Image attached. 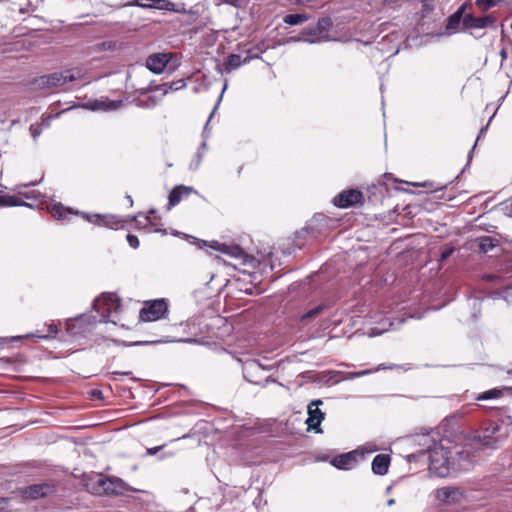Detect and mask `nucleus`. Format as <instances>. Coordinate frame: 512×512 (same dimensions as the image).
<instances>
[{
    "instance_id": "39",
    "label": "nucleus",
    "mask_w": 512,
    "mask_h": 512,
    "mask_svg": "<svg viewBox=\"0 0 512 512\" xmlns=\"http://www.w3.org/2000/svg\"><path fill=\"white\" fill-rule=\"evenodd\" d=\"M453 252H454V248L453 247L445 248L441 252L440 261H445L446 259H448L453 254Z\"/></svg>"
},
{
    "instance_id": "31",
    "label": "nucleus",
    "mask_w": 512,
    "mask_h": 512,
    "mask_svg": "<svg viewBox=\"0 0 512 512\" xmlns=\"http://www.w3.org/2000/svg\"><path fill=\"white\" fill-rule=\"evenodd\" d=\"M482 280L484 281H487V282H495L497 284H502L504 278L503 276L499 275V274H483L482 275Z\"/></svg>"
},
{
    "instance_id": "52",
    "label": "nucleus",
    "mask_w": 512,
    "mask_h": 512,
    "mask_svg": "<svg viewBox=\"0 0 512 512\" xmlns=\"http://www.w3.org/2000/svg\"><path fill=\"white\" fill-rule=\"evenodd\" d=\"M441 199H443V200H447V201H451V200H452V197L445 198V197H444V194H443V195H442V197H441Z\"/></svg>"
},
{
    "instance_id": "32",
    "label": "nucleus",
    "mask_w": 512,
    "mask_h": 512,
    "mask_svg": "<svg viewBox=\"0 0 512 512\" xmlns=\"http://www.w3.org/2000/svg\"><path fill=\"white\" fill-rule=\"evenodd\" d=\"M322 311V307L318 306V307H315L311 310H309L308 312L304 313L302 316H301V321H307L311 318H314L316 315H318L320 312Z\"/></svg>"
},
{
    "instance_id": "11",
    "label": "nucleus",
    "mask_w": 512,
    "mask_h": 512,
    "mask_svg": "<svg viewBox=\"0 0 512 512\" xmlns=\"http://www.w3.org/2000/svg\"><path fill=\"white\" fill-rule=\"evenodd\" d=\"M462 22L467 29H482L494 25L495 19L489 15L474 17L471 14H466L463 16Z\"/></svg>"
},
{
    "instance_id": "45",
    "label": "nucleus",
    "mask_w": 512,
    "mask_h": 512,
    "mask_svg": "<svg viewBox=\"0 0 512 512\" xmlns=\"http://www.w3.org/2000/svg\"><path fill=\"white\" fill-rule=\"evenodd\" d=\"M183 86H184L183 81L173 82L170 85V89L171 90H178L180 87H183Z\"/></svg>"
},
{
    "instance_id": "22",
    "label": "nucleus",
    "mask_w": 512,
    "mask_h": 512,
    "mask_svg": "<svg viewBox=\"0 0 512 512\" xmlns=\"http://www.w3.org/2000/svg\"><path fill=\"white\" fill-rule=\"evenodd\" d=\"M498 272L501 274H512V256L505 255L502 257L498 264Z\"/></svg>"
},
{
    "instance_id": "8",
    "label": "nucleus",
    "mask_w": 512,
    "mask_h": 512,
    "mask_svg": "<svg viewBox=\"0 0 512 512\" xmlns=\"http://www.w3.org/2000/svg\"><path fill=\"white\" fill-rule=\"evenodd\" d=\"M332 22L330 18L319 19L314 27L304 29L302 32L303 40L309 43H316L328 41L330 38L327 36V31L331 27Z\"/></svg>"
},
{
    "instance_id": "36",
    "label": "nucleus",
    "mask_w": 512,
    "mask_h": 512,
    "mask_svg": "<svg viewBox=\"0 0 512 512\" xmlns=\"http://www.w3.org/2000/svg\"><path fill=\"white\" fill-rule=\"evenodd\" d=\"M63 112H64V111H62V113H63ZM60 114H61V112L56 113L55 115H48V116H46V117H44V116H43V117H42L41 125H42L43 127H49V126H50V124H51L52 119L59 117V116H60Z\"/></svg>"
},
{
    "instance_id": "50",
    "label": "nucleus",
    "mask_w": 512,
    "mask_h": 512,
    "mask_svg": "<svg viewBox=\"0 0 512 512\" xmlns=\"http://www.w3.org/2000/svg\"><path fill=\"white\" fill-rule=\"evenodd\" d=\"M162 86L164 87V89H163V95H164L168 92V89L166 88V86H167L166 84H164Z\"/></svg>"
},
{
    "instance_id": "15",
    "label": "nucleus",
    "mask_w": 512,
    "mask_h": 512,
    "mask_svg": "<svg viewBox=\"0 0 512 512\" xmlns=\"http://www.w3.org/2000/svg\"><path fill=\"white\" fill-rule=\"evenodd\" d=\"M364 194H337L333 198V204L339 208H348L364 201Z\"/></svg>"
},
{
    "instance_id": "19",
    "label": "nucleus",
    "mask_w": 512,
    "mask_h": 512,
    "mask_svg": "<svg viewBox=\"0 0 512 512\" xmlns=\"http://www.w3.org/2000/svg\"><path fill=\"white\" fill-rule=\"evenodd\" d=\"M87 109H90L92 111L96 110H115L119 107V103L115 101H99L95 100L93 102H90L84 106Z\"/></svg>"
},
{
    "instance_id": "5",
    "label": "nucleus",
    "mask_w": 512,
    "mask_h": 512,
    "mask_svg": "<svg viewBox=\"0 0 512 512\" xmlns=\"http://www.w3.org/2000/svg\"><path fill=\"white\" fill-rule=\"evenodd\" d=\"M168 303L165 299H156L145 302L139 312V319L143 322H153L167 318Z\"/></svg>"
},
{
    "instance_id": "33",
    "label": "nucleus",
    "mask_w": 512,
    "mask_h": 512,
    "mask_svg": "<svg viewBox=\"0 0 512 512\" xmlns=\"http://www.w3.org/2000/svg\"><path fill=\"white\" fill-rule=\"evenodd\" d=\"M154 0H133L131 5L141 8H152Z\"/></svg>"
},
{
    "instance_id": "4",
    "label": "nucleus",
    "mask_w": 512,
    "mask_h": 512,
    "mask_svg": "<svg viewBox=\"0 0 512 512\" xmlns=\"http://www.w3.org/2000/svg\"><path fill=\"white\" fill-rule=\"evenodd\" d=\"M501 426L494 421H485L475 431L474 439L483 446L494 448L501 441Z\"/></svg>"
},
{
    "instance_id": "51",
    "label": "nucleus",
    "mask_w": 512,
    "mask_h": 512,
    "mask_svg": "<svg viewBox=\"0 0 512 512\" xmlns=\"http://www.w3.org/2000/svg\"><path fill=\"white\" fill-rule=\"evenodd\" d=\"M343 192H349V193H352V192H358L357 190L355 189H348V190H344Z\"/></svg>"
},
{
    "instance_id": "20",
    "label": "nucleus",
    "mask_w": 512,
    "mask_h": 512,
    "mask_svg": "<svg viewBox=\"0 0 512 512\" xmlns=\"http://www.w3.org/2000/svg\"><path fill=\"white\" fill-rule=\"evenodd\" d=\"M247 62V58L242 59L240 55L231 54L228 56L225 63L224 71L229 73L232 70L239 68L242 64Z\"/></svg>"
},
{
    "instance_id": "29",
    "label": "nucleus",
    "mask_w": 512,
    "mask_h": 512,
    "mask_svg": "<svg viewBox=\"0 0 512 512\" xmlns=\"http://www.w3.org/2000/svg\"><path fill=\"white\" fill-rule=\"evenodd\" d=\"M502 0H476L475 4L483 11H487L490 8L495 7Z\"/></svg>"
},
{
    "instance_id": "34",
    "label": "nucleus",
    "mask_w": 512,
    "mask_h": 512,
    "mask_svg": "<svg viewBox=\"0 0 512 512\" xmlns=\"http://www.w3.org/2000/svg\"><path fill=\"white\" fill-rule=\"evenodd\" d=\"M127 242L129 243L130 247L133 249H137L140 245L139 239L136 235L128 233L126 236Z\"/></svg>"
},
{
    "instance_id": "37",
    "label": "nucleus",
    "mask_w": 512,
    "mask_h": 512,
    "mask_svg": "<svg viewBox=\"0 0 512 512\" xmlns=\"http://www.w3.org/2000/svg\"><path fill=\"white\" fill-rule=\"evenodd\" d=\"M29 130H30L31 136H32L34 141H36L37 138L42 133V128L40 126H37V125H31Z\"/></svg>"
},
{
    "instance_id": "42",
    "label": "nucleus",
    "mask_w": 512,
    "mask_h": 512,
    "mask_svg": "<svg viewBox=\"0 0 512 512\" xmlns=\"http://www.w3.org/2000/svg\"><path fill=\"white\" fill-rule=\"evenodd\" d=\"M8 499L0 498V512H8Z\"/></svg>"
},
{
    "instance_id": "30",
    "label": "nucleus",
    "mask_w": 512,
    "mask_h": 512,
    "mask_svg": "<svg viewBox=\"0 0 512 512\" xmlns=\"http://www.w3.org/2000/svg\"><path fill=\"white\" fill-rule=\"evenodd\" d=\"M461 21V13L460 11H457L453 15H451L448 19L447 29L448 30H454L459 25Z\"/></svg>"
},
{
    "instance_id": "54",
    "label": "nucleus",
    "mask_w": 512,
    "mask_h": 512,
    "mask_svg": "<svg viewBox=\"0 0 512 512\" xmlns=\"http://www.w3.org/2000/svg\"><path fill=\"white\" fill-rule=\"evenodd\" d=\"M201 147H202V149H205V148H206V143H205V142H203V143L201 144Z\"/></svg>"
},
{
    "instance_id": "24",
    "label": "nucleus",
    "mask_w": 512,
    "mask_h": 512,
    "mask_svg": "<svg viewBox=\"0 0 512 512\" xmlns=\"http://www.w3.org/2000/svg\"><path fill=\"white\" fill-rule=\"evenodd\" d=\"M498 241L490 236H485L480 239L479 249L481 252L487 253L497 246Z\"/></svg>"
},
{
    "instance_id": "3",
    "label": "nucleus",
    "mask_w": 512,
    "mask_h": 512,
    "mask_svg": "<svg viewBox=\"0 0 512 512\" xmlns=\"http://www.w3.org/2000/svg\"><path fill=\"white\" fill-rule=\"evenodd\" d=\"M83 76V69L76 67L67 69L62 72H55L49 75L42 76L35 81V85L39 88L60 87L64 86L69 82H74L76 80L82 79Z\"/></svg>"
},
{
    "instance_id": "48",
    "label": "nucleus",
    "mask_w": 512,
    "mask_h": 512,
    "mask_svg": "<svg viewBox=\"0 0 512 512\" xmlns=\"http://www.w3.org/2000/svg\"><path fill=\"white\" fill-rule=\"evenodd\" d=\"M160 449V447H157V448H154V449H149L148 452L150 454H156L158 452V450Z\"/></svg>"
},
{
    "instance_id": "55",
    "label": "nucleus",
    "mask_w": 512,
    "mask_h": 512,
    "mask_svg": "<svg viewBox=\"0 0 512 512\" xmlns=\"http://www.w3.org/2000/svg\"><path fill=\"white\" fill-rule=\"evenodd\" d=\"M393 503H394V500H390V501L388 502V504H389V505H391V504H393Z\"/></svg>"
},
{
    "instance_id": "57",
    "label": "nucleus",
    "mask_w": 512,
    "mask_h": 512,
    "mask_svg": "<svg viewBox=\"0 0 512 512\" xmlns=\"http://www.w3.org/2000/svg\"><path fill=\"white\" fill-rule=\"evenodd\" d=\"M509 389H510V390H512V387H511V388H509Z\"/></svg>"
},
{
    "instance_id": "28",
    "label": "nucleus",
    "mask_w": 512,
    "mask_h": 512,
    "mask_svg": "<svg viewBox=\"0 0 512 512\" xmlns=\"http://www.w3.org/2000/svg\"><path fill=\"white\" fill-rule=\"evenodd\" d=\"M407 184L411 185L412 187L419 188V187H429L432 189L431 192H439L444 189H446V186H435L432 182H406Z\"/></svg>"
},
{
    "instance_id": "18",
    "label": "nucleus",
    "mask_w": 512,
    "mask_h": 512,
    "mask_svg": "<svg viewBox=\"0 0 512 512\" xmlns=\"http://www.w3.org/2000/svg\"><path fill=\"white\" fill-rule=\"evenodd\" d=\"M57 332V325L54 322H51L49 324H44L43 328L41 329H36V331L33 332L30 336L40 339H47L49 337L55 336Z\"/></svg>"
},
{
    "instance_id": "46",
    "label": "nucleus",
    "mask_w": 512,
    "mask_h": 512,
    "mask_svg": "<svg viewBox=\"0 0 512 512\" xmlns=\"http://www.w3.org/2000/svg\"><path fill=\"white\" fill-rule=\"evenodd\" d=\"M500 56H501L502 61L506 60L507 59V51L505 49H502L500 51Z\"/></svg>"
},
{
    "instance_id": "40",
    "label": "nucleus",
    "mask_w": 512,
    "mask_h": 512,
    "mask_svg": "<svg viewBox=\"0 0 512 512\" xmlns=\"http://www.w3.org/2000/svg\"><path fill=\"white\" fill-rule=\"evenodd\" d=\"M171 192L173 193H176V192H193V189L191 187H187V186H184V185H179V186H176L174 187Z\"/></svg>"
},
{
    "instance_id": "43",
    "label": "nucleus",
    "mask_w": 512,
    "mask_h": 512,
    "mask_svg": "<svg viewBox=\"0 0 512 512\" xmlns=\"http://www.w3.org/2000/svg\"><path fill=\"white\" fill-rule=\"evenodd\" d=\"M492 118H493V116L490 118V120H489V121H491V120H492ZM489 123H490V122H488V123H487V125H486L485 127L481 128V130H480V132H479V135H478V137H477L476 141H478V140L482 137V135L486 132V130H487V128H488ZM476 144H477V142H475V144H474V146H473L472 150L476 147Z\"/></svg>"
},
{
    "instance_id": "26",
    "label": "nucleus",
    "mask_w": 512,
    "mask_h": 512,
    "mask_svg": "<svg viewBox=\"0 0 512 512\" xmlns=\"http://www.w3.org/2000/svg\"><path fill=\"white\" fill-rule=\"evenodd\" d=\"M118 42L116 41H103L94 46L95 51H114L118 48Z\"/></svg>"
},
{
    "instance_id": "14",
    "label": "nucleus",
    "mask_w": 512,
    "mask_h": 512,
    "mask_svg": "<svg viewBox=\"0 0 512 512\" xmlns=\"http://www.w3.org/2000/svg\"><path fill=\"white\" fill-rule=\"evenodd\" d=\"M436 498L444 503H455L463 497V492L458 487H442L437 489Z\"/></svg>"
},
{
    "instance_id": "47",
    "label": "nucleus",
    "mask_w": 512,
    "mask_h": 512,
    "mask_svg": "<svg viewBox=\"0 0 512 512\" xmlns=\"http://www.w3.org/2000/svg\"><path fill=\"white\" fill-rule=\"evenodd\" d=\"M226 88H227V84H225V85H224V87H223V89H222V92H221V94H220V96H219V98H218V102H217V104H219V103H220V101H221V99H222V96H223V93H224V91H225V89H226ZM217 106H218V105H216V106H215L214 110L217 108Z\"/></svg>"
},
{
    "instance_id": "9",
    "label": "nucleus",
    "mask_w": 512,
    "mask_h": 512,
    "mask_svg": "<svg viewBox=\"0 0 512 512\" xmlns=\"http://www.w3.org/2000/svg\"><path fill=\"white\" fill-rule=\"evenodd\" d=\"M365 451L363 449H355L353 451L334 456L330 463L339 470H351L363 460Z\"/></svg>"
},
{
    "instance_id": "16",
    "label": "nucleus",
    "mask_w": 512,
    "mask_h": 512,
    "mask_svg": "<svg viewBox=\"0 0 512 512\" xmlns=\"http://www.w3.org/2000/svg\"><path fill=\"white\" fill-rule=\"evenodd\" d=\"M391 458L388 454H378L372 461V471L376 475H385L388 472Z\"/></svg>"
},
{
    "instance_id": "7",
    "label": "nucleus",
    "mask_w": 512,
    "mask_h": 512,
    "mask_svg": "<svg viewBox=\"0 0 512 512\" xmlns=\"http://www.w3.org/2000/svg\"><path fill=\"white\" fill-rule=\"evenodd\" d=\"M96 218L95 223L101 226H105L110 229L119 230V229H127V226L132 222L135 223L136 227L147 228L148 226H153L150 216L144 217V223L139 221L137 218H133L131 221H127L124 219H120L113 215H95Z\"/></svg>"
},
{
    "instance_id": "35",
    "label": "nucleus",
    "mask_w": 512,
    "mask_h": 512,
    "mask_svg": "<svg viewBox=\"0 0 512 512\" xmlns=\"http://www.w3.org/2000/svg\"><path fill=\"white\" fill-rule=\"evenodd\" d=\"M182 194H169V203L167 209L170 210L173 206L178 204L181 200Z\"/></svg>"
},
{
    "instance_id": "13",
    "label": "nucleus",
    "mask_w": 512,
    "mask_h": 512,
    "mask_svg": "<svg viewBox=\"0 0 512 512\" xmlns=\"http://www.w3.org/2000/svg\"><path fill=\"white\" fill-rule=\"evenodd\" d=\"M322 400H313L308 406L307 424L309 428L316 429L324 419V413L319 409Z\"/></svg>"
},
{
    "instance_id": "25",
    "label": "nucleus",
    "mask_w": 512,
    "mask_h": 512,
    "mask_svg": "<svg viewBox=\"0 0 512 512\" xmlns=\"http://www.w3.org/2000/svg\"><path fill=\"white\" fill-rule=\"evenodd\" d=\"M83 321L84 320L82 318H76L68 321L67 331L69 332V334L76 335L78 333H82L83 330H80V328L82 326Z\"/></svg>"
},
{
    "instance_id": "1",
    "label": "nucleus",
    "mask_w": 512,
    "mask_h": 512,
    "mask_svg": "<svg viewBox=\"0 0 512 512\" xmlns=\"http://www.w3.org/2000/svg\"><path fill=\"white\" fill-rule=\"evenodd\" d=\"M0 194V207L25 205L34 209H46L56 219H64L68 214H77L72 208L64 207L61 203H50L46 194Z\"/></svg>"
},
{
    "instance_id": "23",
    "label": "nucleus",
    "mask_w": 512,
    "mask_h": 512,
    "mask_svg": "<svg viewBox=\"0 0 512 512\" xmlns=\"http://www.w3.org/2000/svg\"><path fill=\"white\" fill-rule=\"evenodd\" d=\"M308 20V16L304 13L288 14L284 17V23L295 26Z\"/></svg>"
},
{
    "instance_id": "53",
    "label": "nucleus",
    "mask_w": 512,
    "mask_h": 512,
    "mask_svg": "<svg viewBox=\"0 0 512 512\" xmlns=\"http://www.w3.org/2000/svg\"><path fill=\"white\" fill-rule=\"evenodd\" d=\"M366 373H367V371H362V372H359L357 375L360 376V375H364Z\"/></svg>"
},
{
    "instance_id": "41",
    "label": "nucleus",
    "mask_w": 512,
    "mask_h": 512,
    "mask_svg": "<svg viewBox=\"0 0 512 512\" xmlns=\"http://www.w3.org/2000/svg\"><path fill=\"white\" fill-rule=\"evenodd\" d=\"M202 157H203V153L202 152H198L196 154V160L192 162L191 166L193 167V169H197L200 165V162L202 160Z\"/></svg>"
},
{
    "instance_id": "2",
    "label": "nucleus",
    "mask_w": 512,
    "mask_h": 512,
    "mask_svg": "<svg viewBox=\"0 0 512 512\" xmlns=\"http://www.w3.org/2000/svg\"><path fill=\"white\" fill-rule=\"evenodd\" d=\"M86 487L95 495H122L127 490L126 483L120 478L103 475L90 478Z\"/></svg>"
},
{
    "instance_id": "44",
    "label": "nucleus",
    "mask_w": 512,
    "mask_h": 512,
    "mask_svg": "<svg viewBox=\"0 0 512 512\" xmlns=\"http://www.w3.org/2000/svg\"><path fill=\"white\" fill-rule=\"evenodd\" d=\"M384 186H385V189L387 192H389L390 190H392V188H390L388 186V183H384ZM393 189L395 190V192H407L404 188L402 187H399V186H395L393 187Z\"/></svg>"
},
{
    "instance_id": "38",
    "label": "nucleus",
    "mask_w": 512,
    "mask_h": 512,
    "mask_svg": "<svg viewBox=\"0 0 512 512\" xmlns=\"http://www.w3.org/2000/svg\"><path fill=\"white\" fill-rule=\"evenodd\" d=\"M246 0H217V4H228L234 7H239Z\"/></svg>"
},
{
    "instance_id": "21",
    "label": "nucleus",
    "mask_w": 512,
    "mask_h": 512,
    "mask_svg": "<svg viewBox=\"0 0 512 512\" xmlns=\"http://www.w3.org/2000/svg\"><path fill=\"white\" fill-rule=\"evenodd\" d=\"M152 8L171 12L181 11V9H179L177 5L170 0H154Z\"/></svg>"
},
{
    "instance_id": "27",
    "label": "nucleus",
    "mask_w": 512,
    "mask_h": 512,
    "mask_svg": "<svg viewBox=\"0 0 512 512\" xmlns=\"http://www.w3.org/2000/svg\"><path fill=\"white\" fill-rule=\"evenodd\" d=\"M503 395V392L502 390L500 389H497V388H494V389H490L488 391H485L483 393H481L478 397H477V400H488V399H494V398H499Z\"/></svg>"
},
{
    "instance_id": "12",
    "label": "nucleus",
    "mask_w": 512,
    "mask_h": 512,
    "mask_svg": "<svg viewBox=\"0 0 512 512\" xmlns=\"http://www.w3.org/2000/svg\"><path fill=\"white\" fill-rule=\"evenodd\" d=\"M170 57L168 54L159 53L149 56L146 60V67L155 74H160L166 68Z\"/></svg>"
},
{
    "instance_id": "10",
    "label": "nucleus",
    "mask_w": 512,
    "mask_h": 512,
    "mask_svg": "<svg viewBox=\"0 0 512 512\" xmlns=\"http://www.w3.org/2000/svg\"><path fill=\"white\" fill-rule=\"evenodd\" d=\"M53 491H54L53 486L48 483L33 484V485L23 488L21 490V496L24 499L36 500L41 497H45V496L49 495Z\"/></svg>"
},
{
    "instance_id": "17",
    "label": "nucleus",
    "mask_w": 512,
    "mask_h": 512,
    "mask_svg": "<svg viewBox=\"0 0 512 512\" xmlns=\"http://www.w3.org/2000/svg\"><path fill=\"white\" fill-rule=\"evenodd\" d=\"M210 247L213 248L214 250L221 251L225 254L231 255L232 257L235 258H241L244 254L243 250L237 245L227 246L225 244H220L217 241H214L212 242V244H210Z\"/></svg>"
},
{
    "instance_id": "56",
    "label": "nucleus",
    "mask_w": 512,
    "mask_h": 512,
    "mask_svg": "<svg viewBox=\"0 0 512 512\" xmlns=\"http://www.w3.org/2000/svg\"><path fill=\"white\" fill-rule=\"evenodd\" d=\"M126 198H127L129 201H131V197H130V195H127V197H126Z\"/></svg>"
},
{
    "instance_id": "49",
    "label": "nucleus",
    "mask_w": 512,
    "mask_h": 512,
    "mask_svg": "<svg viewBox=\"0 0 512 512\" xmlns=\"http://www.w3.org/2000/svg\"><path fill=\"white\" fill-rule=\"evenodd\" d=\"M32 185H35V183L30 182V183H27V184L22 185V187H24V188H28V187H30V186H32Z\"/></svg>"
},
{
    "instance_id": "6",
    "label": "nucleus",
    "mask_w": 512,
    "mask_h": 512,
    "mask_svg": "<svg viewBox=\"0 0 512 512\" xmlns=\"http://www.w3.org/2000/svg\"><path fill=\"white\" fill-rule=\"evenodd\" d=\"M449 452L443 447L435 448L429 454V470L439 477H446L450 473Z\"/></svg>"
}]
</instances>
